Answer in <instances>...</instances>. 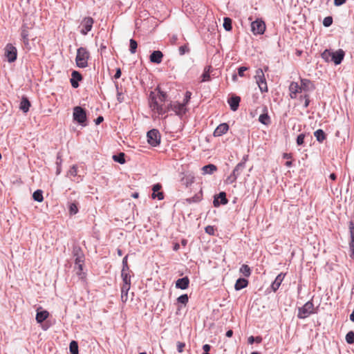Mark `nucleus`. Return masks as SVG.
I'll return each mask as SVG.
<instances>
[{"label": "nucleus", "mask_w": 354, "mask_h": 354, "mask_svg": "<svg viewBox=\"0 0 354 354\" xmlns=\"http://www.w3.org/2000/svg\"><path fill=\"white\" fill-rule=\"evenodd\" d=\"M104 120V118L102 116H98L95 120V122L96 124H100L102 123Z\"/></svg>", "instance_id": "64"}, {"label": "nucleus", "mask_w": 354, "mask_h": 354, "mask_svg": "<svg viewBox=\"0 0 354 354\" xmlns=\"http://www.w3.org/2000/svg\"><path fill=\"white\" fill-rule=\"evenodd\" d=\"M90 57V53L86 48L80 47L77 50L75 57L76 64L79 68H86L88 66V60Z\"/></svg>", "instance_id": "1"}, {"label": "nucleus", "mask_w": 354, "mask_h": 354, "mask_svg": "<svg viewBox=\"0 0 354 354\" xmlns=\"http://www.w3.org/2000/svg\"><path fill=\"white\" fill-rule=\"evenodd\" d=\"M346 0H334V5L335 6H340L343 5Z\"/></svg>", "instance_id": "62"}, {"label": "nucleus", "mask_w": 354, "mask_h": 354, "mask_svg": "<svg viewBox=\"0 0 354 354\" xmlns=\"http://www.w3.org/2000/svg\"><path fill=\"white\" fill-rule=\"evenodd\" d=\"M122 279V283H131V276L129 274H121Z\"/></svg>", "instance_id": "53"}, {"label": "nucleus", "mask_w": 354, "mask_h": 354, "mask_svg": "<svg viewBox=\"0 0 354 354\" xmlns=\"http://www.w3.org/2000/svg\"><path fill=\"white\" fill-rule=\"evenodd\" d=\"M185 347V344L184 342H177V351L179 353H182L183 351V349Z\"/></svg>", "instance_id": "57"}, {"label": "nucleus", "mask_w": 354, "mask_h": 354, "mask_svg": "<svg viewBox=\"0 0 354 354\" xmlns=\"http://www.w3.org/2000/svg\"><path fill=\"white\" fill-rule=\"evenodd\" d=\"M93 22L94 20L92 17H84L81 22V26H82L80 30L81 34L83 35H87L88 32L91 30Z\"/></svg>", "instance_id": "9"}, {"label": "nucleus", "mask_w": 354, "mask_h": 354, "mask_svg": "<svg viewBox=\"0 0 354 354\" xmlns=\"http://www.w3.org/2000/svg\"><path fill=\"white\" fill-rule=\"evenodd\" d=\"M68 210L71 215L76 214L78 211V203L76 201L68 202Z\"/></svg>", "instance_id": "31"}, {"label": "nucleus", "mask_w": 354, "mask_h": 354, "mask_svg": "<svg viewBox=\"0 0 354 354\" xmlns=\"http://www.w3.org/2000/svg\"><path fill=\"white\" fill-rule=\"evenodd\" d=\"M192 93L190 91H186L185 98L183 100V102L182 104H185V106L189 103L191 99Z\"/></svg>", "instance_id": "54"}, {"label": "nucleus", "mask_w": 354, "mask_h": 354, "mask_svg": "<svg viewBox=\"0 0 354 354\" xmlns=\"http://www.w3.org/2000/svg\"><path fill=\"white\" fill-rule=\"evenodd\" d=\"M178 51H179V54L180 55H183L185 53H189V48L188 47V45L187 44H185L183 46H180L179 48H178Z\"/></svg>", "instance_id": "50"}, {"label": "nucleus", "mask_w": 354, "mask_h": 354, "mask_svg": "<svg viewBox=\"0 0 354 354\" xmlns=\"http://www.w3.org/2000/svg\"><path fill=\"white\" fill-rule=\"evenodd\" d=\"M130 287H131V283H122V286L121 287V290H122V292H129Z\"/></svg>", "instance_id": "59"}, {"label": "nucleus", "mask_w": 354, "mask_h": 354, "mask_svg": "<svg viewBox=\"0 0 354 354\" xmlns=\"http://www.w3.org/2000/svg\"><path fill=\"white\" fill-rule=\"evenodd\" d=\"M73 256L75 258V263H84L85 257L82 248L78 245L73 247Z\"/></svg>", "instance_id": "11"}, {"label": "nucleus", "mask_w": 354, "mask_h": 354, "mask_svg": "<svg viewBox=\"0 0 354 354\" xmlns=\"http://www.w3.org/2000/svg\"><path fill=\"white\" fill-rule=\"evenodd\" d=\"M205 231L207 234L209 235L214 234V227L212 225H207V227H205Z\"/></svg>", "instance_id": "56"}, {"label": "nucleus", "mask_w": 354, "mask_h": 354, "mask_svg": "<svg viewBox=\"0 0 354 354\" xmlns=\"http://www.w3.org/2000/svg\"><path fill=\"white\" fill-rule=\"evenodd\" d=\"M248 70V68L246 66H240L238 68V75L240 77H244V73Z\"/></svg>", "instance_id": "55"}, {"label": "nucleus", "mask_w": 354, "mask_h": 354, "mask_svg": "<svg viewBox=\"0 0 354 354\" xmlns=\"http://www.w3.org/2000/svg\"><path fill=\"white\" fill-rule=\"evenodd\" d=\"M331 52L330 50H325L322 54L321 57L323 59H324L326 62H330L331 58Z\"/></svg>", "instance_id": "42"}, {"label": "nucleus", "mask_w": 354, "mask_h": 354, "mask_svg": "<svg viewBox=\"0 0 354 354\" xmlns=\"http://www.w3.org/2000/svg\"><path fill=\"white\" fill-rule=\"evenodd\" d=\"M227 203L228 200L225 192H221L218 194H216L214 196L213 205L215 207H218L221 205H227Z\"/></svg>", "instance_id": "10"}, {"label": "nucleus", "mask_w": 354, "mask_h": 354, "mask_svg": "<svg viewBox=\"0 0 354 354\" xmlns=\"http://www.w3.org/2000/svg\"><path fill=\"white\" fill-rule=\"evenodd\" d=\"M163 54L160 50H154L149 57L150 62L154 64H160L162 62Z\"/></svg>", "instance_id": "21"}, {"label": "nucleus", "mask_w": 354, "mask_h": 354, "mask_svg": "<svg viewBox=\"0 0 354 354\" xmlns=\"http://www.w3.org/2000/svg\"><path fill=\"white\" fill-rule=\"evenodd\" d=\"M314 313H315L314 304L312 300H310L298 308L297 317L299 319H303L308 317L310 315Z\"/></svg>", "instance_id": "4"}, {"label": "nucleus", "mask_w": 354, "mask_h": 354, "mask_svg": "<svg viewBox=\"0 0 354 354\" xmlns=\"http://www.w3.org/2000/svg\"><path fill=\"white\" fill-rule=\"evenodd\" d=\"M113 159L115 162H117L120 164H124L126 162L125 154L123 152H120L119 153L113 155Z\"/></svg>", "instance_id": "32"}, {"label": "nucleus", "mask_w": 354, "mask_h": 354, "mask_svg": "<svg viewBox=\"0 0 354 354\" xmlns=\"http://www.w3.org/2000/svg\"><path fill=\"white\" fill-rule=\"evenodd\" d=\"M203 349L204 351V352H207V353H209L210 349H211V346L209 344H204L203 346Z\"/></svg>", "instance_id": "63"}, {"label": "nucleus", "mask_w": 354, "mask_h": 354, "mask_svg": "<svg viewBox=\"0 0 354 354\" xmlns=\"http://www.w3.org/2000/svg\"><path fill=\"white\" fill-rule=\"evenodd\" d=\"M240 272H241L245 277H248L251 274L250 268L248 265L243 264L240 268Z\"/></svg>", "instance_id": "39"}, {"label": "nucleus", "mask_w": 354, "mask_h": 354, "mask_svg": "<svg viewBox=\"0 0 354 354\" xmlns=\"http://www.w3.org/2000/svg\"><path fill=\"white\" fill-rule=\"evenodd\" d=\"M228 129L229 125L227 123H221L216 128L213 135L214 137L221 136L226 133Z\"/></svg>", "instance_id": "18"}, {"label": "nucleus", "mask_w": 354, "mask_h": 354, "mask_svg": "<svg viewBox=\"0 0 354 354\" xmlns=\"http://www.w3.org/2000/svg\"><path fill=\"white\" fill-rule=\"evenodd\" d=\"M238 177L239 176L232 171V173L227 178L226 182L227 183L232 184L236 180Z\"/></svg>", "instance_id": "48"}, {"label": "nucleus", "mask_w": 354, "mask_h": 354, "mask_svg": "<svg viewBox=\"0 0 354 354\" xmlns=\"http://www.w3.org/2000/svg\"><path fill=\"white\" fill-rule=\"evenodd\" d=\"M301 88L304 91H313L315 88L313 83L308 79L301 80Z\"/></svg>", "instance_id": "23"}, {"label": "nucleus", "mask_w": 354, "mask_h": 354, "mask_svg": "<svg viewBox=\"0 0 354 354\" xmlns=\"http://www.w3.org/2000/svg\"><path fill=\"white\" fill-rule=\"evenodd\" d=\"M31 106L30 102L29 100L23 96L20 102L19 109L24 113H27L29 111V109Z\"/></svg>", "instance_id": "26"}, {"label": "nucleus", "mask_w": 354, "mask_h": 354, "mask_svg": "<svg viewBox=\"0 0 354 354\" xmlns=\"http://www.w3.org/2000/svg\"><path fill=\"white\" fill-rule=\"evenodd\" d=\"M304 99V108H307L310 104V99L309 95L308 94H304V95L300 96V100Z\"/></svg>", "instance_id": "51"}, {"label": "nucleus", "mask_w": 354, "mask_h": 354, "mask_svg": "<svg viewBox=\"0 0 354 354\" xmlns=\"http://www.w3.org/2000/svg\"><path fill=\"white\" fill-rule=\"evenodd\" d=\"M305 137H306L305 133H301L297 136V139H296V142L298 146L304 145Z\"/></svg>", "instance_id": "46"}, {"label": "nucleus", "mask_w": 354, "mask_h": 354, "mask_svg": "<svg viewBox=\"0 0 354 354\" xmlns=\"http://www.w3.org/2000/svg\"><path fill=\"white\" fill-rule=\"evenodd\" d=\"M290 97L292 99L297 97V94L301 92V86L297 82H292L289 86Z\"/></svg>", "instance_id": "17"}, {"label": "nucleus", "mask_w": 354, "mask_h": 354, "mask_svg": "<svg viewBox=\"0 0 354 354\" xmlns=\"http://www.w3.org/2000/svg\"><path fill=\"white\" fill-rule=\"evenodd\" d=\"M128 292H122L121 290V300L122 303H126L128 299Z\"/></svg>", "instance_id": "58"}, {"label": "nucleus", "mask_w": 354, "mask_h": 354, "mask_svg": "<svg viewBox=\"0 0 354 354\" xmlns=\"http://www.w3.org/2000/svg\"><path fill=\"white\" fill-rule=\"evenodd\" d=\"M157 97L158 102L159 104H162V103L165 102L167 99V93L162 91L158 90V95H155Z\"/></svg>", "instance_id": "40"}, {"label": "nucleus", "mask_w": 354, "mask_h": 354, "mask_svg": "<svg viewBox=\"0 0 354 354\" xmlns=\"http://www.w3.org/2000/svg\"><path fill=\"white\" fill-rule=\"evenodd\" d=\"M32 198L35 201L42 202L44 200L43 192L41 189H37L32 194Z\"/></svg>", "instance_id": "37"}, {"label": "nucleus", "mask_w": 354, "mask_h": 354, "mask_svg": "<svg viewBox=\"0 0 354 354\" xmlns=\"http://www.w3.org/2000/svg\"><path fill=\"white\" fill-rule=\"evenodd\" d=\"M77 175V167L75 165H73L71 167L68 172V176H75Z\"/></svg>", "instance_id": "52"}, {"label": "nucleus", "mask_w": 354, "mask_h": 354, "mask_svg": "<svg viewBox=\"0 0 354 354\" xmlns=\"http://www.w3.org/2000/svg\"><path fill=\"white\" fill-rule=\"evenodd\" d=\"M170 107L172 111H174L176 114L178 116H183L187 111L186 106L185 104L182 103H176L172 104L170 103Z\"/></svg>", "instance_id": "15"}, {"label": "nucleus", "mask_w": 354, "mask_h": 354, "mask_svg": "<svg viewBox=\"0 0 354 354\" xmlns=\"http://www.w3.org/2000/svg\"><path fill=\"white\" fill-rule=\"evenodd\" d=\"M248 285V281L245 278H239L234 285L236 290H241V289L247 287Z\"/></svg>", "instance_id": "27"}, {"label": "nucleus", "mask_w": 354, "mask_h": 354, "mask_svg": "<svg viewBox=\"0 0 354 354\" xmlns=\"http://www.w3.org/2000/svg\"><path fill=\"white\" fill-rule=\"evenodd\" d=\"M71 354H79L78 344L76 341L73 340L69 344Z\"/></svg>", "instance_id": "36"}, {"label": "nucleus", "mask_w": 354, "mask_h": 354, "mask_svg": "<svg viewBox=\"0 0 354 354\" xmlns=\"http://www.w3.org/2000/svg\"><path fill=\"white\" fill-rule=\"evenodd\" d=\"M346 341L349 344H354V331H349L346 335Z\"/></svg>", "instance_id": "43"}, {"label": "nucleus", "mask_w": 354, "mask_h": 354, "mask_svg": "<svg viewBox=\"0 0 354 354\" xmlns=\"http://www.w3.org/2000/svg\"><path fill=\"white\" fill-rule=\"evenodd\" d=\"M351 240L349 242V248L351 251L350 257L354 259V223L351 221L348 223Z\"/></svg>", "instance_id": "13"}, {"label": "nucleus", "mask_w": 354, "mask_h": 354, "mask_svg": "<svg viewBox=\"0 0 354 354\" xmlns=\"http://www.w3.org/2000/svg\"><path fill=\"white\" fill-rule=\"evenodd\" d=\"M149 104L150 107L153 111H156L159 115H163L167 113L169 110H171L170 104L167 106H164L158 103L157 97L153 92H151Z\"/></svg>", "instance_id": "2"}, {"label": "nucleus", "mask_w": 354, "mask_h": 354, "mask_svg": "<svg viewBox=\"0 0 354 354\" xmlns=\"http://www.w3.org/2000/svg\"><path fill=\"white\" fill-rule=\"evenodd\" d=\"M203 199V192L201 190L199 192L196 194L194 196L187 198L185 199L186 203L191 204L192 203H199Z\"/></svg>", "instance_id": "28"}, {"label": "nucleus", "mask_w": 354, "mask_h": 354, "mask_svg": "<svg viewBox=\"0 0 354 354\" xmlns=\"http://www.w3.org/2000/svg\"><path fill=\"white\" fill-rule=\"evenodd\" d=\"M223 28L226 31H230L232 29V20L230 17H224Z\"/></svg>", "instance_id": "35"}, {"label": "nucleus", "mask_w": 354, "mask_h": 354, "mask_svg": "<svg viewBox=\"0 0 354 354\" xmlns=\"http://www.w3.org/2000/svg\"><path fill=\"white\" fill-rule=\"evenodd\" d=\"M259 121L263 124H265V125H268L269 124H270V116L268 115V113H263L262 114H261L259 117Z\"/></svg>", "instance_id": "33"}, {"label": "nucleus", "mask_w": 354, "mask_h": 354, "mask_svg": "<svg viewBox=\"0 0 354 354\" xmlns=\"http://www.w3.org/2000/svg\"><path fill=\"white\" fill-rule=\"evenodd\" d=\"M162 186L160 183L154 184L152 186V191L153 193L151 194V198L155 199L157 198L158 200H162L164 198V194L162 192H160Z\"/></svg>", "instance_id": "16"}, {"label": "nucleus", "mask_w": 354, "mask_h": 354, "mask_svg": "<svg viewBox=\"0 0 354 354\" xmlns=\"http://www.w3.org/2000/svg\"><path fill=\"white\" fill-rule=\"evenodd\" d=\"M73 120L77 122L82 127H86L87 125L86 123V112L84 109L81 106H75L73 109Z\"/></svg>", "instance_id": "3"}, {"label": "nucleus", "mask_w": 354, "mask_h": 354, "mask_svg": "<svg viewBox=\"0 0 354 354\" xmlns=\"http://www.w3.org/2000/svg\"><path fill=\"white\" fill-rule=\"evenodd\" d=\"M83 77L82 74L77 71H73L71 73V78L70 80L71 86L74 88H77L79 87V82L82 81Z\"/></svg>", "instance_id": "14"}, {"label": "nucleus", "mask_w": 354, "mask_h": 354, "mask_svg": "<svg viewBox=\"0 0 354 354\" xmlns=\"http://www.w3.org/2000/svg\"><path fill=\"white\" fill-rule=\"evenodd\" d=\"M28 27L26 24H23L21 26V40L26 46H29V39H28Z\"/></svg>", "instance_id": "24"}, {"label": "nucleus", "mask_w": 354, "mask_h": 354, "mask_svg": "<svg viewBox=\"0 0 354 354\" xmlns=\"http://www.w3.org/2000/svg\"><path fill=\"white\" fill-rule=\"evenodd\" d=\"M216 170V166L213 164H208L202 167L203 174H212Z\"/></svg>", "instance_id": "29"}, {"label": "nucleus", "mask_w": 354, "mask_h": 354, "mask_svg": "<svg viewBox=\"0 0 354 354\" xmlns=\"http://www.w3.org/2000/svg\"><path fill=\"white\" fill-rule=\"evenodd\" d=\"M261 341H262V338L260 336H257V337L250 336L248 337V342L250 344H252L254 342L261 343Z\"/></svg>", "instance_id": "45"}, {"label": "nucleus", "mask_w": 354, "mask_h": 354, "mask_svg": "<svg viewBox=\"0 0 354 354\" xmlns=\"http://www.w3.org/2000/svg\"><path fill=\"white\" fill-rule=\"evenodd\" d=\"M147 142L152 147H157L160 143V133L158 130L153 129L147 133Z\"/></svg>", "instance_id": "6"}, {"label": "nucleus", "mask_w": 354, "mask_h": 354, "mask_svg": "<svg viewBox=\"0 0 354 354\" xmlns=\"http://www.w3.org/2000/svg\"><path fill=\"white\" fill-rule=\"evenodd\" d=\"M121 75H122L121 69L120 68H117L116 71H115V73L114 75V78L119 79L121 77Z\"/></svg>", "instance_id": "61"}, {"label": "nucleus", "mask_w": 354, "mask_h": 354, "mask_svg": "<svg viewBox=\"0 0 354 354\" xmlns=\"http://www.w3.org/2000/svg\"><path fill=\"white\" fill-rule=\"evenodd\" d=\"M266 28V24L262 19H257L251 23V31L255 35H263Z\"/></svg>", "instance_id": "7"}, {"label": "nucleus", "mask_w": 354, "mask_h": 354, "mask_svg": "<svg viewBox=\"0 0 354 354\" xmlns=\"http://www.w3.org/2000/svg\"><path fill=\"white\" fill-rule=\"evenodd\" d=\"M333 17L330 16L326 17L323 20V25L325 27H329L333 24Z\"/></svg>", "instance_id": "49"}, {"label": "nucleus", "mask_w": 354, "mask_h": 354, "mask_svg": "<svg viewBox=\"0 0 354 354\" xmlns=\"http://www.w3.org/2000/svg\"><path fill=\"white\" fill-rule=\"evenodd\" d=\"M245 168V166L244 165L243 162H240L236 165L235 168L233 170V172L236 174L238 176L242 173L243 169Z\"/></svg>", "instance_id": "38"}, {"label": "nucleus", "mask_w": 354, "mask_h": 354, "mask_svg": "<svg viewBox=\"0 0 354 354\" xmlns=\"http://www.w3.org/2000/svg\"><path fill=\"white\" fill-rule=\"evenodd\" d=\"M256 82L259 86V88L261 93L268 92L267 82L265 78L264 73L263 69L258 68L256 71V75L254 76Z\"/></svg>", "instance_id": "5"}, {"label": "nucleus", "mask_w": 354, "mask_h": 354, "mask_svg": "<svg viewBox=\"0 0 354 354\" xmlns=\"http://www.w3.org/2000/svg\"><path fill=\"white\" fill-rule=\"evenodd\" d=\"M115 86L117 90V100L119 103H122V102H124V97L122 96V92L119 91V87H118V82H115Z\"/></svg>", "instance_id": "47"}, {"label": "nucleus", "mask_w": 354, "mask_h": 354, "mask_svg": "<svg viewBox=\"0 0 354 354\" xmlns=\"http://www.w3.org/2000/svg\"><path fill=\"white\" fill-rule=\"evenodd\" d=\"M210 68H211V66H206L204 69V71L201 75V82H208L210 80V75H209V73H210Z\"/></svg>", "instance_id": "34"}, {"label": "nucleus", "mask_w": 354, "mask_h": 354, "mask_svg": "<svg viewBox=\"0 0 354 354\" xmlns=\"http://www.w3.org/2000/svg\"><path fill=\"white\" fill-rule=\"evenodd\" d=\"M189 279L188 277H184L178 279L176 281V288L180 290H186L189 288Z\"/></svg>", "instance_id": "20"}, {"label": "nucleus", "mask_w": 354, "mask_h": 354, "mask_svg": "<svg viewBox=\"0 0 354 354\" xmlns=\"http://www.w3.org/2000/svg\"><path fill=\"white\" fill-rule=\"evenodd\" d=\"M285 277V274L283 272H281L279 274L277 277L275 278L274 281L271 284V289L276 292L279 288L280 287L283 279Z\"/></svg>", "instance_id": "22"}, {"label": "nucleus", "mask_w": 354, "mask_h": 354, "mask_svg": "<svg viewBox=\"0 0 354 354\" xmlns=\"http://www.w3.org/2000/svg\"><path fill=\"white\" fill-rule=\"evenodd\" d=\"M345 53L342 49H339L335 52H331L330 62L335 65L340 64L344 59Z\"/></svg>", "instance_id": "12"}, {"label": "nucleus", "mask_w": 354, "mask_h": 354, "mask_svg": "<svg viewBox=\"0 0 354 354\" xmlns=\"http://www.w3.org/2000/svg\"><path fill=\"white\" fill-rule=\"evenodd\" d=\"M240 102L241 97L237 95H232L227 100L230 109L233 111H236L238 109Z\"/></svg>", "instance_id": "19"}, {"label": "nucleus", "mask_w": 354, "mask_h": 354, "mask_svg": "<svg viewBox=\"0 0 354 354\" xmlns=\"http://www.w3.org/2000/svg\"><path fill=\"white\" fill-rule=\"evenodd\" d=\"M75 266H77L78 268L77 274L81 275L82 271L83 270L84 263H75Z\"/></svg>", "instance_id": "60"}, {"label": "nucleus", "mask_w": 354, "mask_h": 354, "mask_svg": "<svg viewBox=\"0 0 354 354\" xmlns=\"http://www.w3.org/2000/svg\"><path fill=\"white\" fill-rule=\"evenodd\" d=\"M49 315V313L46 310H39L37 309V314H36V321L37 323H42L44 320H46Z\"/></svg>", "instance_id": "25"}, {"label": "nucleus", "mask_w": 354, "mask_h": 354, "mask_svg": "<svg viewBox=\"0 0 354 354\" xmlns=\"http://www.w3.org/2000/svg\"><path fill=\"white\" fill-rule=\"evenodd\" d=\"M316 140L322 143L326 138V135L322 129H317L314 132Z\"/></svg>", "instance_id": "30"}, {"label": "nucleus", "mask_w": 354, "mask_h": 354, "mask_svg": "<svg viewBox=\"0 0 354 354\" xmlns=\"http://www.w3.org/2000/svg\"><path fill=\"white\" fill-rule=\"evenodd\" d=\"M137 48H138L137 41L133 39H131L129 40V50H130L131 53L134 54L136 52Z\"/></svg>", "instance_id": "41"}, {"label": "nucleus", "mask_w": 354, "mask_h": 354, "mask_svg": "<svg viewBox=\"0 0 354 354\" xmlns=\"http://www.w3.org/2000/svg\"><path fill=\"white\" fill-rule=\"evenodd\" d=\"M5 55L8 62H15L17 57V48L10 44H7L5 48Z\"/></svg>", "instance_id": "8"}, {"label": "nucleus", "mask_w": 354, "mask_h": 354, "mask_svg": "<svg viewBox=\"0 0 354 354\" xmlns=\"http://www.w3.org/2000/svg\"><path fill=\"white\" fill-rule=\"evenodd\" d=\"M189 301V297L187 294H183L177 298L178 303L186 305Z\"/></svg>", "instance_id": "44"}]
</instances>
